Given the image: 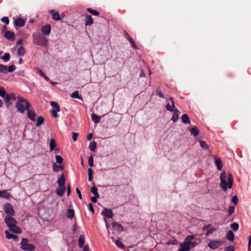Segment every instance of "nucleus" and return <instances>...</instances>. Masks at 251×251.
Masks as SVG:
<instances>
[{
	"label": "nucleus",
	"mask_w": 251,
	"mask_h": 251,
	"mask_svg": "<svg viewBox=\"0 0 251 251\" xmlns=\"http://www.w3.org/2000/svg\"><path fill=\"white\" fill-rule=\"evenodd\" d=\"M42 33L46 35H48L50 34L51 31V26L50 25H46L43 26L41 28Z\"/></svg>",
	"instance_id": "nucleus-13"
},
{
	"label": "nucleus",
	"mask_w": 251,
	"mask_h": 251,
	"mask_svg": "<svg viewBox=\"0 0 251 251\" xmlns=\"http://www.w3.org/2000/svg\"><path fill=\"white\" fill-rule=\"evenodd\" d=\"M75 216V211L73 209H69L67 211V217L69 219H72Z\"/></svg>",
	"instance_id": "nucleus-31"
},
{
	"label": "nucleus",
	"mask_w": 251,
	"mask_h": 251,
	"mask_svg": "<svg viewBox=\"0 0 251 251\" xmlns=\"http://www.w3.org/2000/svg\"><path fill=\"white\" fill-rule=\"evenodd\" d=\"M4 232L6 235V237L8 239H11L13 238L15 240L18 238V236L17 235H14L13 234H10L8 230H5Z\"/></svg>",
	"instance_id": "nucleus-32"
},
{
	"label": "nucleus",
	"mask_w": 251,
	"mask_h": 251,
	"mask_svg": "<svg viewBox=\"0 0 251 251\" xmlns=\"http://www.w3.org/2000/svg\"><path fill=\"white\" fill-rule=\"evenodd\" d=\"M50 105L53 108V109H55L56 111H60V107L59 105L54 101H50Z\"/></svg>",
	"instance_id": "nucleus-41"
},
{
	"label": "nucleus",
	"mask_w": 251,
	"mask_h": 251,
	"mask_svg": "<svg viewBox=\"0 0 251 251\" xmlns=\"http://www.w3.org/2000/svg\"><path fill=\"white\" fill-rule=\"evenodd\" d=\"M57 182L59 185V187H62L63 186H64L65 178L63 174L61 175L60 177L58 178Z\"/></svg>",
	"instance_id": "nucleus-18"
},
{
	"label": "nucleus",
	"mask_w": 251,
	"mask_h": 251,
	"mask_svg": "<svg viewBox=\"0 0 251 251\" xmlns=\"http://www.w3.org/2000/svg\"><path fill=\"white\" fill-rule=\"evenodd\" d=\"M85 243V239L83 235H80L78 240V245L79 248H82L84 246Z\"/></svg>",
	"instance_id": "nucleus-27"
},
{
	"label": "nucleus",
	"mask_w": 251,
	"mask_h": 251,
	"mask_svg": "<svg viewBox=\"0 0 251 251\" xmlns=\"http://www.w3.org/2000/svg\"><path fill=\"white\" fill-rule=\"evenodd\" d=\"M251 245V236H250L249 237V242H248V250H250V246Z\"/></svg>",
	"instance_id": "nucleus-62"
},
{
	"label": "nucleus",
	"mask_w": 251,
	"mask_h": 251,
	"mask_svg": "<svg viewBox=\"0 0 251 251\" xmlns=\"http://www.w3.org/2000/svg\"><path fill=\"white\" fill-rule=\"evenodd\" d=\"M112 225L113 228L119 232H122L124 230L123 226L119 223L116 222H112Z\"/></svg>",
	"instance_id": "nucleus-19"
},
{
	"label": "nucleus",
	"mask_w": 251,
	"mask_h": 251,
	"mask_svg": "<svg viewBox=\"0 0 251 251\" xmlns=\"http://www.w3.org/2000/svg\"><path fill=\"white\" fill-rule=\"evenodd\" d=\"M55 159L57 163L58 164H61L63 162V158L59 155H57L55 156Z\"/></svg>",
	"instance_id": "nucleus-50"
},
{
	"label": "nucleus",
	"mask_w": 251,
	"mask_h": 251,
	"mask_svg": "<svg viewBox=\"0 0 251 251\" xmlns=\"http://www.w3.org/2000/svg\"><path fill=\"white\" fill-rule=\"evenodd\" d=\"M35 70L36 73L39 74L41 76H44V74L43 71L39 68H36Z\"/></svg>",
	"instance_id": "nucleus-56"
},
{
	"label": "nucleus",
	"mask_w": 251,
	"mask_h": 251,
	"mask_svg": "<svg viewBox=\"0 0 251 251\" xmlns=\"http://www.w3.org/2000/svg\"><path fill=\"white\" fill-rule=\"evenodd\" d=\"M215 164L218 170L221 171L222 170L223 164L220 158H215Z\"/></svg>",
	"instance_id": "nucleus-17"
},
{
	"label": "nucleus",
	"mask_w": 251,
	"mask_h": 251,
	"mask_svg": "<svg viewBox=\"0 0 251 251\" xmlns=\"http://www.w3.org/2000/svg\"><path fill=\"white\" fill-rule=\"evenodd\" d=\"M217 230L216 228L215 227H211L208 229L207 231V232L205 233V236H208L210 234H211L212 233L215 232Z\"/></svg>",
	"instance_id": "nucleus-44"
},
{
	"label": "nucleus",
	"mask_w": 251,
	"mask_h": 251,
	"mask_svg": "<svg viewBox=\"0 0 251 251\" xmlns=\"http://www.w3.org/2000/svg\"><path fill=\"white\" fill-rule=\"evenodd\" d=\"M25 53V48L21 46L18 49L17 55L19 56H23Z\"/></svg>",
	"instance_id": "nucleus-30"
},
{
	"label": "nucleus",
	"mask_w": 251,
	"mask_h": 251,
	"mask_svg": "<svg viewBox=\"0 0 251 251\" xmlns=\"http://www.w3.org/2000/svg\"><path fill=\"white\" fill-rule=\"evenodd\" d=\"M195 239V235H189L184 240L183 242L180 244V248L178 251H189L191 248L196 247L200 242V239Z\"/></svg>",
	"instance_id": "nucleus-1"
},
{
	"label": "nucleus",
	"mask_w": 251,
	"mask_h": 251,
	"mask_svg": "<svg viewBox=\"0 0 251 251\" xmlns=\"http://www.w3.org/2000/svg\"><path fill=\"white\" fill-rule=\"evenodd\" d=\"M76 192L78 194L79 198L81 200L82 199V195L81 192L78 188H76Z\"/></svg>",
	"instance_id": "nucleus-61"
},
{
	"label": "nucleus",
	"mask_w": 251,
	"mask_h": 251,
	"mask_svg": "<svg viewBox=\"0 0 251 251\" xmlns=\"http://www.w3.org/2000/svg\"><path fill=\"white\" fill-rule=\"evenodd\" d=\"M1 21L6 25L9 24V20L7 17H3L1 19Z\"/></svg>",
	"instance_id": "nucleus-54"
},
{
	"label": "nucleus",
	"mask_w": 251,
	"mask_h": 251,
	"mask_svg": "<svg viewBox=\"0 0 251 251\" xmlns=\"http://www.w3.org/2000/svg\"><path fill=\"white\" fill-rule=\"evenodd\" d=\"M6 71L7 66L2 64H0V73L6 74Z\"/></svg>",
	"instance_id": "nucleus-47"
},
{
	"label": "nucleus",
	"mask_w": 251,
	"mask_h": 251,
	"mask_svg": "<svg viewBox=\"0 0 251 251\" xmlns=\"http://www.w3.org/2000/svg\"><path fill=\"white\" fill-rule=\"evenodd\" d=\"M181 121L185 124H190L191 122L188 115L186 114H183L181 117Z\"/></svg>",
	"instance_id": "nucleus-24"
},
{
	"label": "nucleus",
	"mask_w": 251,
	"mask_h": 251,
	"mask_svg": "<svg viewBox=\"0 0 251 251\" xmlns=\"http://www.w3.org/2000/svg\"><path fill=\"white\" fill-rule=\"evenodd\" d=\"M4 36L7 39L11 41H13L15 39V35L14 32L9 30L6 31Z\"/></svg>",
	"instance_id": "nucleus-12"
},
{
	"label": "nucleus",
	"mask_w": 251,
	"mask_h": 251,
	"mask_svg": "<svg viewBox=\"0 0 251 251\" xmlns=\"http://www.w3.org/2000/svg\"><path fill=\"white\" fill-rule=\"evenodd\" d=\"M235 212V207L234 206H230L228 210V217L230 216Z\"/></svg>",
	"instance_id": "nucleus-45"
},
{
	"label": "nucleus",
	"mask_w": 251,
	"mask_h": 251,
	"mask_svg": "<svg viewBox=\"0 0 251 251\" xmlns=\"http://www.w3.org/2000/svg\"><path fill=\"white\" fill-rule=\"evenodd\" d=\"M103 215L108 218H112L113 216V214L111 209L105 208L103 211Z\"/></svg>",
	"instance_id": "nucleus-16"
},
{
	"label": "nucleus",
	"mask_w": 251,
	"mask_h": 251,
	"mask_svg": "<svg viewBox=\"0 0 251 251\" xmlns=\"http://www.w3.org/2000/svg\"><path fill=\"white\" fill-rule=\"evenodd\" d=\"M71 97L72 98L82 100V98L79 96V93L77 91H75L71 95Z\"/></svg>",
	"instance_id": "nucleus-35"
},
{
	"label": "nucleus",
	"mask_w": 251,
	"mask_h": 251,
	"mask_svg": "<svg viewBox=\"0 0 251 251\" xmlns=\"http://www.w3.org/2000/svg\"><path fill=\"white\" fill-rule=\"evenodd\" d=\"M129 42L131 44V46L135 49H136L137 48V46L136 45L134 41L131 38H129L128 40Z\"/></svg>",
	"instance_id": "nucleus-52"
},
{
	"label": "nucleus",
	"mask_w": 251,
	"mask_h": 251,
	"mask_svg": "<svg viewBox=\"0 0 251 251\" xmlns=\"http://www.w3.org/2000/svg\"><path fill=\"white\" fill-rule=\"evenodd\" d=\"M223 244V241L220 239L211 240L208 243V247L211 250H216L220 248Z\"/></svg>",
	"instance_id": "nucleus-7"
},
{
	"label": "nucleus",
	"mask_w": 251,
	"mask_h": 251,
	"mask_svg": "<svg viewBox=\"0 0 251 251\" xmlns=\"http://www.w3.org/2000/svg\"><path fill=\"white\" fill-rule=\"evenodd\" d=\"M199 143H200V145L202 149H203L204 150L208 149V146L207 144V143H206V142L202 141V140H201V141H200Z\"/></svg>",
	"instance_id": "nucleus-43"
},
{
	"label": "nucleus",
	"mask_w": 251,
	"mask_h": 251,
	"mask_svg": "<svg viewBox=\"0 0 251 251\" xmlns=\"http://www.w3.org/2000/svg\"><path fill=\"white\" fill-rule=\"evenodd\" d=\"M27 114L28 118L32 121H35L36 114L34 108L31 106L30 108H28L27 109Z\"/></svg>",
	"instance_id": "nucleus-9"
},
{
	"label": "nucleus",
	"mask_w": 251,
	"mask_h": 251,
	"mask_svg": "<svg viewBox=\"0 0 251 251\" xmlns=\"http://www.w3.org/2000/svg\"><path fill=\"white\" fill-rule=\"evenodd\" d=\"M65 191V188L64 186H63L62 187H59V188L56 189V192L57 195H58L60 197L64 195Z\"/></svg>",
	"instance_id": "nucleus-29"
},
{
	"label": "nucleus",
	"mask_w": 251,
	"mask_h": 251,
	"mask_svg": "<svg viewBox=\"0 0 251 251\" xmlns=\"http://www.w3.org/2000/svg\"><path fill=\"white\" fill-rule=\"evenodd\" d=\"M78 134L75 132H73L72 139L75 142L78 138Z\"/></svg>",
	"instance_id": "nucleus-57"
},
{
	"label": "nucleus",
	"mask_w": 251,
	"mask_h": 251,
	"mask_svg": "<svg viewBox=\"0 0 251 251\" xmlns=\"http://www.w3.org/2000/svg\"><path fill=\"white\" fill-rule=\"evenodd\" d=\"M27 242V239L23 238L21 243V248L25 251H34L35 249V246L31 244L28 243Z\"/></svg>",
	"instance_id": "nucleus-6"
},
{
	"label": "nucleus",
	"mask_w": 251,
	"mask_h": 251,
	"mask_svg": "<svg viewBox=\"0 0 251 251\" xmlns=\"http://www.w3.org/2000/svg\"><path fill=\"white\" fill-rule=\"evenodd\" d=\"M18 101L16 103V107L18 111L23 113L25 110L31 107V104L29 102L21 96L17 97Z\"/></svg>",
	"instance_id": "nucleus-5"
},
{
	"label": "nucleus",
	"mask_w": 251,
	"mask_h": 251,
	"mask_svg": "<svg viewBox=\"0 0 251 251\" xmlns=\"http://www.w3.org/2000/svg\"><path fill=\"white\" fill-rule=\"evenodd\" d=\"M170 101H171V105L172 106H171L170 103H168L167 104V105H166V109L168 110V111H171V112H172L175 109H173V108H175V103H174V100H173V99L172 98H170V99H169Z\"/></svg>",
	"instance_id": "nucleus-15"
},
{
	"label": "nucleus",
	"mask_w": 251,
	"mask_h": 251,
	"mask_svg": "<svg viewBox=\"0 0 251 251\" xmlns=\"http://www.w3.org/2000/svg\"><path fill=\"white\" fill-rule=\"evenodd\" d=\"M0 97L2 98L5 101V100L7 97L8 99V94L6 93L4 88L2 86L0 87Z\"/></svg>",
	"instance_id": "nucleus-21"
},
{
	"label": "nucleus",
	"mask_w": 251,
	"mask_h": 251,
	"mask_svg": "<svg viewBox=\"0 0 251 251\" xmlns=\"http://www.w3.org/2000/svg\"><path fill=\"white\" fill-rule=\"evenodd\" d=\"M52 167H53V170L55 172H57L60 170H63V167L62 166H59V165H56L55 163H53Z\"/></svg>",
	"instance_id": "nucleus-40"
},
{
	"label": "nucleus",
	"mask_w": 251,
	"mask_h": 251,
	"mask_svg": "<svg viewBox=\"0 0 251 251\" xmlns=\"http://www.w3.org/2000/svg\"><path fill=\"white\" fill-rule=\"evenodd\" d=\"M25 22L23 19L18 18L15 20L14 25L15 27H23L25 26Z\"/></svg>",
	"instance_id": "nucleus-11"
},
{
	"label": "nucleus",
	"mask_w": 251,
	"mask_h": 251,
	"mask_svg": "<svg viewBox=\"0 0 251 251\" xmlns=\"http://www.w3.org/2000/svg\"><path fill=\"white\" fill-rule=\"evenodd\" d=\"M224 251H234V247L232 245L226 247L224 249Z\"/></svg>",
	"instance_id": "nucleus-53"
},
{
	"label": "nucleus",
	"mask_w": 251,
	"mask_h": 251,
	"mask_svg": "<svg viewBox=\"0 0 251 251\" xmlns=\"http://www.w3.org/2000/svg\"><path fill=\"white\" fill-rule=\"evenodd\" d=\"M56 146L55 141L54 139H51L50 143V151H52L54 148Z\"/></svg>",
	"instance_id": "nucleus-36"
},
{
	"label": "nucleus",
	"mask_w": 251,
	"mask_h": 251,
	"mask_svg": "<svg viewBox=\"0 0 251 251\" xmlns=\"http://www.w3.org/2000/svg\"><path fill=\"white\" fill-rule=\"evenodd\" d=\"M189 131L191 134L195 137L198 136L199 134V131L196 126H194L189 129Z\"/></svg>",
	"instance_id": "nucleus-25"
},
{
	"label": "nucleus",
	"mask_w": 251,
	"mask_h": 251,
	"mask_svg": "<svg viewBox=\"0 0 251 251\" xmlns=\"http://www.w3.org/2000/svg\"><path fill=\"white\" fill-rule=\"evenodd\" d=\"M49 13L51 15L52 18L55 21H59L60 20L59 12L54 10H50Z\"/></svg>",
	"instance_id": "nucleus-14"
},
{
	"label": "nucleus",
	"mask_w": 251,
	"mask_h": 251,
	"mask_svg": "<svg viewBox=\"0 0 251 251\" xmlns=\"http://www.w3.org/2000/svg\"><path fill=\"white\" fill-rule=\"evenodd\" d=\"M12 217L6 216L4 219L5 224L11 231L20 234L22 232V230L19 226H17V221Z\"/></svg>",
	"instance_id": "nucleus-3"
},
{
	"label": "nucleus",
	"mask_w": 251,
	"mask_h": 251,
	"mask_svg": "<svg viewBox=\"0 0 251 251\" xmlns=\"http://www.w3.org/2000/svg\"><path fill=\"white\" fill-rule=\"evenodd\" d=\"M88 164H89V165L91 167L94 166V159H93V157L92 156H90L89 157Z\"/></svg>",
	"instance_id": "nucleus-51"
},
{
	"label": "nucleus",
	"mask_w": 251,
	"mask_h": 251,
	"mask_svg": "<svg viewBox=\"0 0 251 251\" xmlns=\"http://www.w3.org/2000/svg\"><path fill=\"white\" fill-rule=\"evenodd\" d=\"M33 44L42 47H47L48 45V39L41 35L39 32H35L32 34Z\"/></svg>",
	"instance_id": "nucleus-4"
},
{
	"label": "nucleus",
	"mask_w": 251,
	"mask_h": 251,
	"mask_svg": "<svg viewBox=\"0 0 251 251\" xmlns=\"http://www.w3.org/2000/svg\"><path fill=\"white\" fill-rule=\"evenodd\" d=\"M83 251H89V247L87 245H85L84 246Z\"/></svg>",
	"instance_id": "nucleus-64"
},
{
	"label": "nucleus",
	"mask_w": 251,
	"mask_h": 251,
	"mask_svg": "<svg viewBox=\"0 0 251 251\" xmlns=\"http://www.w3.org/2000/svg\"><path fill=\"white\" fill-rule=\"evenodd\" d=\"M11 197V195L9 193L7 190H0V197L1 198H5L9 200Z\"/></svg>",
	"instance_id": "nucleus-20"
},
{
	"label": "nucleus",
	"mask_w": 251,
	"mask_h": 251,
	"mask_svg": "<svg viewBox=\"0 0 251 251\" xmlns=\"http://www.w3.org/2000/svg\"><path fill=\"white\" fill-rule=\"evenodd\" d=\"M238 199L237 196H234L232 199V202L235 205L237 204Z\"/></svg>",
	"instance_id": "nucleus-58"
},
{
	"label": "nucleus",
	"mask_w": 251,
	"mask_h": 251,
	"mask_svg": "<svg viewBox=\"0 0 251 251\" xmlns=\"http://www.w3.org/2000/svg\"><path fill=\"white\" fill-rule=\"evenodd\" d=\"M174 112L172 115V120L174 123H176L178 119V110L177 109H174Z\"/></svg>",
	"instance_id": "nucleus-28"
},
{
	"label": "nucleus",
	"mask_w": 251,
	"mask_h": 251,
	"mask_svg": "<svg viewBox=\"0 0 251 251\" xmlns=\"http://www.w3.org/2000/svg\"><path fill=\"white\" fill-rule=\"evenodd\" d=\"M16 70V67L14 65L12 64L10 65L8 67H7L6 73L7 72H13Z\"/></svg>",
	"instance_id": "nucleus-49"
},
{
	"label": "nucleus",
	"mask_w": 251,
	"mask_h": 251,
	"mask_svg": "<svg viewBox=\"0 0 251 251\" xmlns=\"http://www.w3.org/2000/svg\"><path fill=\"white\" fill-rule=\"evenodd\" d=\"M16 95L13 93H11L9 94H8V99L7 98L5 100V103L7 105V107L11 105V103L10 101H15L16 100Z\"/></svg>",
	"instance_id": "nucleus-10"
},
{
	"label": "nucleus",
	"mask_w": 251,
	"mask_h": 251,
	"mask_svg": "<svg viewBox=\"0 0 251 251\" xmlns=\"http://www.w3.org/2000/svg\"><path fill=\"white\" fill-rule=\"evenodd\" d=\"M3 210L5 213L9 216H14L15 212L12 204L9 202H6L3 205Z\"/></svg>",
	"instance_id": "nucleus-8"
},
{
	"label": "nucleus",
	"mask_w": 251,
	"mask_h": 251,
	"mask_svg": "<svg viewBox=\"0 0 251 251\" xmlns=\"http://www.w3.org/2000/svg\"><path fill=\"white\" fill-rule=\"evenodd\" d=\"M88 207H89V210L93 213H94V208H93V205L92 203H89L88 204Z\"/></svg>",
	"instance_id": "nucleus-60"
},
{
	"label": "nucleus",
	"mask_w": 251,
	"mask_h": 251,
	"mask_svg": "<svg viewBox=\"0 0 251 251\" xmlns=\"http://www.w3.org/2000/svg\"><path fill=\"white\" fill-rule=\"evenodd\" d=\"M93 24V20L91 16L87 15L85 16V24L86 25H90Z\"/></svg>",
	"instance_id": "nucleus-23"
},
{
	"label": "nucleus",
	"mask_w": 251,
	"mask_h": 251,
	"mask_svg": "<svg viewBox=\"0 0 251 251\" xmlns=\"http://www.w3.org/2000/svg\"><path fill=\"white\" fill-rule=\"evenodd\" d=\"M231 228L234 231H236L239 229V224L237 223H233L230 225Z\"/></svg>",
	"instance_id": "nucleus-46"
},
{
	"label": "nucleus",
	"mask_w": 251,
	"mask_h": 251,
	"mask_svg": "<svg viewBox=\"0 0 251 251\" xmlns=\"http://www.w3.org/2000/svg\"><path fill=\"white\" fill-rule=\"evenodd\" d=\"M60 111H56L55 109H53L51 110V115L54 118H57L58 117L57 112H59Z\"/></svg>",
	"instance_id": "nucleus-55"
},
{
	"label": "nucleus",
	"mask_w": 251,
	"mask_h": 251,
	"mask_svg": "<svg viewBox=\"0 0 251 251\" xmlns=\"http://www.w3.org/2000/svg\"><path fill=\"white\" fill-rule=\"evenodd\" d=\"M92 136H93V134L91 133H89L88 135H87V139L88 140H90L92 139Z\"/></svg>",
	"instance_id": "nucleus-63"
},
{
	"label": "nucleus",
	"mask_w": 251,
	"mask_h": 251,
	"mask_svg": "<svg viewBox=\"0 0 251 251\" xmlns=\"http://www.w3.org/2000/svg\"><path fill=\"white\" fill-rule=\"evenodd\" d=\"M220 187L224 191H226L227 188H232L233 178L231 174H227L225 172H222L220 175Z\"/></svg>",
	"instance_id": "nucleus-2"
},
{
	"label": "nucleus",
	"mask_w": 251,
	"mask_h": 251,
	"mask_svg": "<svg viewBox=\"0 0 251 251\" xmlns=\"http://www.w3.org/2000/svg\"><path fill=\"white\" fill-rule=\"evenodd\" d=\"M97 148V143L95 141L91 142L89 146V149L93 152H95Z\"/></svg>",
	"instance_id": "nucleus-34"
},
{
	"label": "nucleus",
	"mask_w": 251,
	"mask_h": 251,
	"mask_svg": "<svg viewBox=\"0 0 251 251\" xmlns=\"http://www.w3.org/2000/svg\"><path fill=\"white\" fill-rule=\"evenodd\" d=\"M226 238L230 241H233L234 239V234L233 232L231 230L228 231L226 233Z\"/></svg>",
	"instance_id": "nucleus-26"
},
{
	"label": "nucleus",
	"mask_w": 251,
	"mask_h": 251,
	"mask_svg": "<svg viewBox=\"0 0 251 251\" xmlns=\"http://www.w3.org/2000/svg\"><path fill=\"white\" fill-rule=\"evenodd\" d=\"M113 241L115 243L116 245L119 248L121 249H125V245L122 242L120 239H115L113 238H112Z\"/></svg>",
	"instance_id": "nucleus-22"
},
{
	"label": "nucleus",
	"mask_w": 251,
	"mask_h": 251,
	"mask_svg": "<svg viewBox=\"0 0 251 251\" xmlns=\"http://www.w3.org/2000/svg\"><path fill=\"white\" fill-rule=\"evenodd\" d=\"M156 95L157 96H158L159 97L161 98H164V95L161 92V91L160 90H156Z\"/></svg>",
	"instance_id": "nucleus-59"
},
{
	"label": "nucleus",
	"mask_w": 251,
	"mask_h": 251,
	"mask_svg": "<svg viewBox=\"0 0 251 251\" xmlns=\"http://www.w3.org/2000/svg\"><path fill=\"white\" fill-rule=\"evenodd\" d=\"M87 11H88L90 13H91V14L93 15H95V16H98L100 14V12L95 10H94V9H92V8H88L87 9Z\"/></svg>",
	"instance_id": "nucleus-42"
},
{
	"label": "nucleus",
	"mask_w": 251,
	"mask_h": 251,
	"mask_svg": "<svg viewBox=\"0 0 251 251\" xmlns=\"http://www.w3.org/2000/svg\"><path fill=\"white\" fill-rule=\"evenodd\" d=\"M91 192L95 195L97 198H99V194L98 192V189L95 186L92 187Z\"/></svg>",
	"instance_id": "nucleus-38"
},
{
	"label": "nucleus",
	"mask_w": 251,
	"mask_h": 251,
	"mask_svg": "<svg viewBox=\"0 0 251 251\" xmlns=\"http://www.w3.org/2000/svg\"><path fill=\"white\" fill-rule=\"evenodd\" d=\"M37 122L36 124V126L37 127L40 126L44 123V118L42 116H39L37 118Z\"/></svg>",
	"instance_id": "nucleus-39"
},
{
	"label": "nucleus",
	"mask_w": 251,
	"mask_h": 251,
	"mask_svg": "<svg viewBox=\"0 0 251 251\" xmlns=\"http://www.w3.org/2000/svg\"><path fill=\"white\" fill-rule=\"evenodd\" d=\"M92 120L96 124H98L100 122V117L95 114H92L91 115Z\"/></svg>",
	"instance_id": "nucleus-33"
},
{
	"label": "nucleus",
	"mask_w": 251,
	"mask_h": 251,
	"mask_svg": "<svg viewBox=\"0 0 251 251\" xmlns=\"http://www.w3.org/2000/svg\"><path fill=\"white\" fill-rule=\"evenodd\" d=\"M1 59L5 62L8 61L10 58V55L9 53H5L3 56L0 57Z\"/></svg>",
	"instance_id": "nucleus-37"
},
{
	"label": "nucleus",
	"mask_w": 251,
	"mask_h": 251,
	"mask_svg": "<svg viewBox=\"0 0 251 251\" xmlns=\"http://www.w3.org/2000/svg\"><path fill=\"white\" fill-rule=\"evenodd\" d=\"M88 180L91 181L93 179V170L91 168L88 169Z\"/></svg>",
	"instance_id": "nucleus-48"
}]
</instances>
